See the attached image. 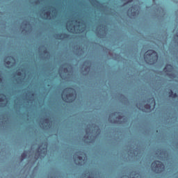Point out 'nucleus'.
<instances>
[{"label": "nucleus", "instance_id": "1", "mask_svg": "<svg viewBox=\"0 0 178 178\" xmlns=\"http://www.w3.org/2000/svg\"><path fill=\"white\" fill-rule=\"evenodd\" d=\"M158 58V53L154 50H148L144 54L145 61L146 63H149V65H154V63H156Z\"/></svg>", "mask_w": 178, "mask_h": 178}, {"label": "nucleus", "instance_id": "2", "mask_svg": "<svg viewBox=\"0 0 178 178\" xmlns=\"http://www.w3.org/2000/svg\"><path fill=\"white\" fill-rule=\"evenodd\" d=\"M73 90V88H65L63 92H62V97H63V99H64V101H70V102H73V101H74V92H70L69 91H72ZM65 91H67V94L65 95Z\"/></svg>", "mask_w": 178, "mask_h": 178}, {"label": "nucleus", "instance_id": "3", "mask_svg": "<svg viewBox=\"0 0 178 178\" xmlns=\"http://www.w3.org/2000/svg\"><path fill=\"white\" fill-rule=\"evenodd\" d=\"M151 166L153 172H155L156 173H161V172H163L165 169L163 163L159 161H155L152 162Z\"/></svg>", "mask_w": 178, "mask_h": 178}, {"label": "nucleus", "instance_id": "4", "mask_svg": "<svg viewBox=\"0 0 178 178\" xmlns=\"http://www.w3.org/2000/svg\"><path fill=\"white\" fill-rule=\"evenodd\" d=\"M163 71L165 73H172V72H173V66L170 64H168L164 67Z\"/></svg>", "mask_w": 178, "mask_h": 178}, {"label": "nucleus", "instance_id": "5", "mask_svg": "<svg viewBox=\"0 0 178 178\" xmlns=\"http://www.w3.org/2000/svg\"><path fill=\"white\" fill-rule=\"evenodd\" d=\"M57 38L58 40H60V38H69V35L67 33H59L57 35Z\"/></svg>", "mask_w": 178, "mask_h": 178}, {"label": "nucleus", "instance_id": "6", "mask_svg": "<svg viewBox=\"0 0 178 178\" xmlns=\"http://www.w3.org/2000/svg\"><path fill=\"white\" fill-rule=\"evenodd\" d=\"M168 95L170 98H177V93L173 92L172 90H170V91L168 92Z\"/></svg>", "mask_w": 178, "mask_h": 178}, {"label": "nucleus", "instance_id": "7", "mask_svg": "<svg viewBox=\"0 0 178 178\" xmlns=\"http://www.w3.org/2000/svg\"><path fill=\"white\" fill-rule=\"evenodd\" d=\"M22 159H26L27 158V152H24L22 155Z\"/></svg>", "mask_w": 178, "mask_h": 178}, {"label": "nucleus", "instance_id": "8", "mask_svg": "<svg viewBox=\"0 0 178 178\" xmlns=\"http://www.w3.org/2000/svg\"><path fill=\"white\" fill-rule=\"evenodd\" d=\"M0 95L2 96L1 97H0V102H3V101L6 99V96L3 94H1Z\"/></svg>", "mask_w": 178, "mask_h": 178}, {"label": "nucleus", "instance_id": "9", "mask_svg": "<svg viewBox=\"0 0 178 178\" xmlns=\"http://www.w3.org/2000/svg\"><path fill=\"white\" fill-rule=\"evenodd\" d=\"M50 15H51V12L50 11H47L44 14V15L46 16V17H49Z\"/></svg>", "mask_w": 178, "mask_h": 178}, {"label": "nucleus", "instance_id": "10", "mask_svg": "<svg viewBox=\"0 0 178 178\" xmlns=\"http://www.w3.org/2000/svg\"><path fill=\"white\" fill-rule=\"evenodd\" d=\"M145 109H151V105H149V104H146V105L145 106Z\"/></svg>", "mask_w": 178, "mask_h": 178}, {"label": "nucleus", "instance_id": "11", "mask_svg": "<svg viewBox=\"0 0 178 178\" xmlns=\"http://www.w3.org/2000/svg\"><path fill=\"white\" fill-rule=\"evenodd\" d=\"M77 159H79V161H83V157L81 156H78Z\"/></svg>", "mask_w": 178, "mask_h": 178}, {"label": "nucleus", "instance_id": "12", "mask_svg": "<svg viewBox=\"0 0 178 178\" xmlns=\"http://www.w3.org/2000/svg\"><path fill=\"white\" fill-rule=\"evenodd\" d=\"M152 101L154 105H155L156 102H155V99H154V97H152Z\"/></svg>", "mask_w": 178, "mask_h": 178}, {"label": "nucleus", "instance_id": "13", "mask_svg": "<svg viewBox=\"0 0 178 178\" xmlns=\"http://www.w3.org/2000/svg\"><path fill=\"white\" fill-rule=\"evenodd\" d=\"M21 75H22V72H17V76H21Z\"/></svg>", "mask_w": 178, "mask_h": 178}, {"label": "nucleus", "instance_id": "14", "mask_svg": "<svg viewBox=\"0 0 178 178\" xmlns=\"http://www.w3.org/2000/svg\"><path fill=\"white\" fill-rule=\"evenodd\" d=\"M70 27H72V24H70L69 25L68 29H69L70 30H73V29H72V28H70Z\"/></svg>", "mask_w": 178, "mask_h": 178}, {"label": "nucleus", "instance_id": "15", "mask_svg": "<svg viewBox=\"0 0 178 178\" xmlns=\"http://www.w3.org/2000/svg\"><path fill=\"white\" fill-rule=\"evenodd\" d=\"M6 65H10V61H9V60H8V61H6Z\"/></svg>", "mask_w": 178, "mask_h": 178}, {"label": "nucleus", "instance_id": "16", "mask_svg": "<svg viewBox=\"0 0 178 178\" xmlns=\"http://www.w3.org/2000/svg\"><path fill=\"white\" fill-rule=\"evenodd\" d=\"M175 37H177L178 38V33L175 35Z\"/></svg>", "mask_w": 178, "mask_h": 178}, {"label": "nucleus", "instance_id": "17", "mask_svg": "<svg viewBox=\"0 0 178 178\" xmlns=\"http://www.w3.org/2000/svg\"><path fill=\"white\" fill-rule=\"evenodd\" d=\"M129 1L128 2H131V1H133V0H128Z\"/></svg>", "mask_w": 178, "mask_h": 178}, {"label": "nucleus", "instance_id": "18", "mask_svg": "<svg viewBox=\"0 0 178 178\" xmlns=\"http://www.w3.org/2000/svg\"><path fill=\"white\" fill-rule=\"evenodd\" d=\"M136 15V13H134V14H133L132 15L134 16Z\"/></svg>", "mask_w": 178, "mask_h": 178}]
</instances>
